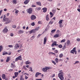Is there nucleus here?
Here are the masks:
<instances>
[{
  "label": "nucleus",
  "mask_w": 80,
  "mask_h": 80,
  "mask_svg": "<svg viewBox=\"0 0 80 80\" xmlns=\"http://www.w3.org/2000/svg\"><path fill=\"white\" fill-rule=\"evenodd\" d=\"M62 70H60L59 71V72H60L58 74V77L61 80H65L64 79V77H63V72H62Z\"/></svg>",
  "instance_id": "f257e3e1"
},
{
  "label": "nucleus",
  "mask_w": 80,
  "mask_h": 80,
  "mask_svg": "<svg viewBox=\"0 0 80 80\" xmlns=\"http://www.w3.org/2000/svg\"><path fill=\"white\" fill-rule=\"evenodd\" d=\"M3 20L4 21L6 22L5 23L6 24H7V23H10L11 21L8 18H6V16H5V15H4V17L3 18Z\"/></svg>",
  "instance_id": "f03ea898"
},
{
  "label": "nucleus",
  "mask_w": 80,
  "mask_h": 80,
  "mask_svg": "<svg viewBox=\"0 0 80 80\" xmlns=\"http://www.w3.org/2000/svg\"><path fill=\"white\" fill-rule=\"evenodd\" d=\"M52 68L50 67H46L45 68H43L42 69V72H47V70H49L50 69H52Z\"/></svg>",
  "instance_id": "7ed1b4c3"
},
{
  "label": "nucleus",
  "mask_w": 80,
  "mask_h": 80,
  "mask_svg": "<svg viewBox=\"0 0 80 80\" xmlns=\"http://www.w3.org/2000/svg\"><path fill=\"white\" fill-rule=\"evenodd\" d=\"M70 52L71 53H72V54H74V53H75V55L77 54V51H76V48H73V50H71Z\"/></svg>",
  "instance_id": "20e7f679"
},
{
  "label": "nucleus",
  "mask_w": 80,
  "mask_h": 80,
  "mask_svg": "<svg viewBox=\"0 0 80 80\" xmlns=\"http://www.w3.org/2000/svg\"><path fill=\"white\" fill-rule=\"evenodd\" d=\"M27 11L29 14H32V12H33V9L32 8H29L27 9Z\"/></svg>",
  "instance_id": "39448f33"
},
{
  "label": "nucleus",
  "mask_w": 80,
  "mask_h": 80,
  "mask_svg": "<svg viewBox=\"0 0 80 80\" xmlns=\"http://www.w3.org/2000/svg\"><path fill=\"white\" fill-rule=\"evenodd\" d=\"M22 60V55H20L16 58L15 62H18V60Z\"/></svg>",
  "instance_id": "423d86ee"
},
{
  "label": "nucleus",
  "mask_w": 80,
  "mask_h": 80,
  "mask_svg": "<svg viewBox=\"0 0 80 80\" xmlns=\"http://www.w3.org/2000/svg\"><path fill=\"white\" fill-rule=\"evenodd\" d=\"M7 28V27H5L2 30V33H7L8 32V29Z\"/></svg>",
  "instance_id": "0eeeda50"
},
{
  "label": "nucleus",
  "mask_w": 80,
  "mask_h": 80,
  "mask_svg": "<svg viewBox=\"0 0 80 80\" xmlns=\"http://www.w3.org/2000/svg\"><path fill=\"white\" fill-rule=\"evenodd\" d=\"M19 48V45L18 44H16L14 47V50H18V48Z\"/></svg>",
  "instance_id": "6e6552de"
},
{
  "label": "nucleus",
  "mask_w": 80,
  "mask_h": 80,
  "mask_svg": "<svg viewBox=\"0 0 80 80\" xmlns=\"http://www.w3.org/2000/svg\"><path fill=\"white\" fill-rule=\"evenodd\" d=\"M36 17L34 15H32L31 17V19L32 20H35L36 19Z\"/></svg>",
  "instance_id": "1a4fd4ad"
},
{
  "label": "nucleus",
  "mask_w": 80,
  "mask_h": 80,
  "mask_svg": "<svg viewBox=\"0 0 80 80\" xmlns=\"http://www.w3.org/2000/svg\"><path fill=\"white\" fill-rule=\"evenodd\" d=\"M47 37H45L43 41V44L45 45L46 44V42H47Z\"/></svg>",
  "instance_id": "9d476101"
},
{
  "label": "nucleus",
  "mask_w": 80,
  "mask_h": 80,
  "mask_svg": "<svg viewBox=\"0 0 80 80\" xmlns=\"http://www.w3.org/2000/svg\"><path fill=\"white\" fill-rule=\"evenodd\" d=\"M54 45H55V46H57V45H58V44H57V42L54 41L52 43V47H54Z\"/></svg>",
  "instance_id": "9b49d317"
},
{
  "label": "nucleus",
  "mask_w": 80,
  "mask_h": 80,
  "mask_svg": "<svg viewBox=\"0 0 80 80\" xmlns=\"http://www.w3.org/2000/svg\"><path fill=\"white\" fill-rule=\"evenodd\" d=\"M18 32L19 34H21L23 33V32H24V31H23L22 30H20L18 31Z\"/></svg>",
  "instance_id": "f8f14e48"
},
{
  "label": "nucleus",
  "mask_w": 80,
  "mask_h": 80,
  "mask_svg": "<svg viewBox=\"0 0 80 80\" xmlns=\"http://www.w3.org/2000/svg\"><path fill=\"white\" fill-rule=\"evenodd\" d=\"M42 10H43V12L45 13V12H46L47 11V8L44 7L42 9Z\"/></svg>",
  "instance_id": "ddd939ff"
},
{
  "label": "nucleus",
  "mask_w": 80,
  "mask_h": 80,
  "mask_svg": "<svg viewBox=\"0 0 80 80\" xmlns=\"http://www.w3.org/2000/svg\"><path fill=\"white\" fill-rule=\"evenodd\" d=\"M29 2H30V0H26L24 2V3L25 5H27V4H28V3H29Z\"/></svg>",
  "instance_id": "4468645a"
},
{
  "label": "nucleus",
  "mask_w": 80,
  "mask_h": 80,
  "mask_svg": "<svg viewBox=\"0 0 80 80\" xmlns=\"http://www.w3.org/2000/svg\"><path fill=\"white\" fill-rule=\"evenodd\" d=\"M36 32V31L35 30V29H32V30L30 31H29V32H30V34H31V33H35Z\"/></svg>",
  "instance_id": "2eb2a0df"
},
{
  "label": "nucleus",
  "mask_w": 80,
  "mask_h": 80,
  "mask_svg": "<svg viewBox=\"0 0 80 80\" xmlns=\"http://www.w3.org/2000/svg\"><path fill=\"white\" fill-rule=\"evenodd\" d=\"M36 4H37V5H39V6H42V3L40 2H36Z\"/></svg>",
  "instance_id": "dca6fc26"
},
{
  "label": "nucleus",
  "mask_w": 80,
  "mask_h": 80,
  "mask_svg": "<svg viewBox=\"0 0 80 80\" xmlns=\"http://www.w3.org/2000/svg\"><path fill=\"white\" fill-rule=\"evenodd\" d=\"M39 75H41V73L38 72H36L35 74L36 77H38V76Z\"/></svg>",
  "instance_id": "f3484780"
},
{
  "label": "nucleus",
  "mask_w": 80,
  "mask_h": 80,
  "mask_svg": "<svg viewBox=\"0 0 80 80\" xmlns=\"http://www.w3.org/2000/svg\"><path fill=\"white\" fill-rule=\"evenodd\" d=\"M26 65H29V64H30L31 62L29 61H27L25 62Z\"/></svg>",
  "instance_id": "a211bd4d"
},
{
  "label": "nucleus",
  "mask_w": 80,
  "mask_h": 80,
  "mask_svg": "<svg viewBox=\"0 0 80 80\" xmlns=\"http://www.w3.org/2000/svg\"><path fill=\"white\" fill-rule=\"evenodd\" d=\"M14 75L16 77H18V72H15Z\"/></svg>",
  "instance_id": "6ab92c4d"
},
{
  "label": "nucleus",
  "mask_w": 80,
  "mask_h": 80,
  "mask_svg": "<svg viewBox=\"0 0 80 80\" xmlns=\"http://www.w3.org/2000/svg\"><path fill=\"white\" fill-rule=\"evenodd\" d=\"M2 77L3 79H4V80H5V74H2Z\"/></svg>",
  "instance_id": "aec40b11"
},
{
  "label": "nucleus",
  "mask_w": 80,
  "mask_h": 80,
  "mask_svg": "<svg viewBox=\"0 0 80 80\" xmlns=\"http://www.w3.org/2000/svg\"><path fill=\"white\" fill-rule=\"evenodd\" d=\"M11 65H12V66H11V67L12 68H15V67H16V66H15V65L14 64H13V63H11Z\"/></svg>",
  "instance_id": "412c9836"
},
{
  "label": "nucleus",
  "mask_w": 80,
  "mask_h": 80,
  "mask_svg": "<svg viewBox=\"0 0 80 80\" xmlns=\"http://www.w3.org/2000/svg\"><path fill=\"white\" fill-rule=\"evenodd\" d=\"M67 46V44H66V43H65L63 47H62V48L63 50H65L66 48V47Z\"/></svg>",
  "instance_id": "4be33fe9"
},
{
  "label": "nucleus",
  "mask_w": 80,
  "mask_h": 80,
  "mask_svg": "<svg viewBox=\"0 0 80 80\" xmlns=\"http://www.w3.org/2000/svg\"><path fill=\"white\" fill-rule=\"evenodd\" d=\"M39 29H40V27L38 26L35 29V30L36 31H38V30Z\"/></svg>",
  "instance_id": "5701e85b"
},
{
  "label": "nucleus",
  "mask_w": 80,
  "mask_h": 80,
  "mask_svg": "<svg viewBox=\"0 0 80 80\" xmlns=\"http://www.w3.org/2000/svg\"><path fill=\"white\" fill-rule=\"evenodd\" d=\"M59 37V35L58 34H56L54 36V38H57V37Z\"/></svg>",
  "instance_id": "b1692460"
},
{
  "label": "nucleus",
  "mask_w": 80,
  "mask_h": 80,
  "mask_svg": "<svg viewBox=\"0 0 80 80\" xmlns=\"http://www.w3.org/2000/svg\"><path fill=\"white\" fill-rule=\"evenodd\" d=\"M36 10H37L38 11H39V10H41V8L38 7L36 8Z\"/></svg>",
  "instance_id": "393cba45"
},
{
  "label": "nucleus",
  "mask_w": 80,
  "mask_h": 80,
  "mask_svg": "<svg viewBox=\"0 0 80 80\" xmlns=\"http://www.w3.org/2000/svg\"><path fill=\"white\" fill-rule=\"evenodd\" d=\"M55 61L57 63L58 62V58H56L55 59Z\"/></svg>",
  "instance_id": "a878e982"
},
{
  "label": "nucleus",
  "mask_w": 80,
  "mask_h": 80,
  "mask_svg": "<svg viewBox=\"0 0 80 80\" xmlns=\"http://www.w3.org/2000/svg\"><path fill=\"white\" fill-rule=\"evenodd\" d=\"M62 22H63V20H61L59 21L58 22L59 24H62Z\"/></svg>",
  "instance_id": "bb28decb"
},
{
  "label": "nucleus",
  "mask_w": 80,
  "mask_h": 80,
  "mask_svg": "<svg viewBox=\"0 0 80 80\" xmlns=\"http://www.w3.org/2000/svg\"><path fill=\"white\" fill-rule=\"evenodd\" d=\"M7 54H8V52L4 51V52L2 54V55H7Z\"/></svg>",
  "instance_id": "cd10ccee"
},
{
  "label": "nucleus",
  "mask_w": 80,
  "mask_h": 80,
  "mask_svg": "<svg viewBox=\"0 0 80 80\" xmlns=\"http://www.w3.org/2000/svg\"><path fill=\"white\" fill-rule=\"evenodd\" d=\"M53 23V21H52V19L51 21H50L49 24H50V25H52V24Z\"/></svg>",
  "instance_id": "c85d7f7f"
},
{
  "label": "nucleus",
  "mask_w": 80,
  "mask_h": 80,
  "mask_svg": "<svg viewBox=\"0 0 80 80\" xmlns=\"http://www.w3.org/2000/svg\"><path fill=\"white\" fill-rule=\"evenodd\" d=\"M13 3H14V4H17V0H13Z\"/></svg>",
  "instance_id": "c756f323"
},
{
  "label": "nucleus",
  "mask_w": 80,
  "mask_h": 80,
  "mask_svg": "<svg viewBox=\"0 0 80 80\" xmlns=\"http://www.w3.org/2000/svg\"><path fill=\"white\" fill-rule=\"evenodd\" d=\"M50 15H51V18L53 16V13L52 12H50Z\"/></svg>",
  "instance_id": "7c9ffc66"
},
{
  "label": "nucleus",
  "mask_w": 80,
  "mask_h": 80,
  "mask_svg": "<svg viewBox=\"0 0 80 80\" xmlns=\"http://www.w3.org/2000/svg\"><path fill=\"white\" fill-rule=\"evenodd\" d=\"M55 31H56V29H54L51 32L52 33H54L55 32Z\"/></svg>",
  "instance_id": "2f4dec72"
},
{
  "label": "nucleus",
  "mask_w": 80,
  "mask_h": 80,
  "mask_svg": "<svg viewBox=\"0 0 80 80\" xmlns=\"http://www.w3.org/2000/svg\"><path fill=\"white\" fill-rule=\"evenodd\" d=\"M65 40H66L65 39H62L61 40V42L63 43V42H65Z\"/></svg>",
  "instance_id": "473e14b6"
},
{
  "label": "nucleus",
  "mask_w": 80,
  "mask_h": 80,
  "mask_svg": "<svg viewBox=\"0 0 80 80\" xmlns=\"http://www.w3.org/2000/svg\"><path fill=\"white\" fill-rule=\"evenodd\" d=\"M46 20H47V21H48L49 20V18H48V15H47L46 16Z\"/></svg>",
  "instance_id": "72a5a7b5"
},
{
  "label": "nucleus",
  "mask_w": 80,
  "mask_h": 80,
  "mask_svg": "<svg viewBox=\"0 0 80 80\" xmlns=\"http://www.w3.org/2000/svg\"><path fill=\"white\" fill-rule=\"evenodd\" d=\"M9 61H10V58H8L6 60V62H8Z\"/></svg>",
  "instance_id": "f704fd0d"
},
{
  "label": "nucleus",
  "mask_w": 80,
  "mask_h": 80,
  "mask_svg": "<svg viewBox=\"0 0 80 80\" xmlns=\"http://www.w3.org/2000/svg\"><path fill=\"white\" fill-rule=\"evenodd\" d=\"M20 80H24V78H23V76H21L20 78Z\"/></svg>",
  "instance_id": "c9c22d12"
},
{
  "label": "nucleus",
  "mask_w": 80,
  "mask_h": 80,
  "mask_svg": "<svg viewBox=\"0 0 80 80\" xmlns=\"http://www.w3.org/2000/svg\"><path fill=\"white\" fill-rule=\"evenodd\" d=\"M62 56H63V54L61 53L60 54V55L59 56V57H60V58H62Z\"/></svg>",
  "instance_id": "e433bc0d"
},
{
  "label": "nucleus",
  "mask_w": 80,
  "mask_h": 80,
  "mask_svg": "<svg viewBox=\"0 0 80 80\" xmlns=\"http://www.w3.org/2000/svg\"><path fill=\"white\" fill-rule=\"evenodd\" d=\"M29 68H30L29 71L33 72V70H32V67H30Z\"/></svg>",
  "instance_id": "4c0bfd02"
},
{
  "label": "nucleus",
  "mask_w": 80,
  "mask_h": 80,
  "mask_svg": "<svg viewBox=\"0 0 80 80\" xmlns=\"http://www.w3.org/2000/svg\"><path fill=\"white\" fill-rule=\"evenodd\" d=\"M58 47L59 48H62V45L61 44H60L58 46Z\"/></svg>",
  "instance_id": "58836bf2"
},
{
  "label": "nucleus",
  "mask_w": 80,
  "mask_h": 80,
  "mask_svg": "<svg viewBox=\"0 0 80 80\" xmlns=\"http://www.w3.org/2000/svg\"><path fill=\"white\" fill-rule=\"evenodd\" d=\"M59 27H60V28H62V27H63V25H62V24H59Z\"/></svg>",
  "instance_id": "ea45409f"
},
{
  "label": "nucleus",
  "mask_w": 80,
  "mask_h": 80,
  "mask_svg": "<svg viewBox=\"0 0 80 80\" xmlns=\"http://www.w3.org/2000/svg\"><path fill=\"white\" fill-rule=\"evenodd\" d=\"M8 47L9 48H12V47H13V46L12 45H8Z\"/></svg>",
  "instance_id": "a19ab883"
},
{
  "label": "nucleus",
  "mask_w": 80,
  "mask_h": 80,
  "mask_svg": "<svg viewBox=\"0 0 80 80\" xmlns=\"http://www.w3.org/2000/svg\"><path fill=\"white\" fill-rule=\"evenodd\" d=\"M31 25L32 26H35V23L34 22H32L31 24Z\"/></svg>",
  "instance_id": "79ce46f5"
},
{
  "label": "nucleus",
  "mask_w": 80,
  "mask_h": 80,
  "mask_svg": "<svg viewBox=\"0 0 80 80\" xmlns=\"http://www.w3.org/2000/svg\"><path fill=\"white\" fill-rule=\"evenodd\" d=\"M67 44L68 45H69V44H70V41L69 40H68L67 41Z\"/></svg>",
  "instance_id": "37998d69"
},
{
  "label": "nucleus",
  "mask_w": 80,
  "mask_h": 80,
  "mask_svg": "<svg viewBox=\"0 0 80 80\" xmlns=\"http://www.w3.org/2000/svg\"><path fill=\"white\" fill-rule=\"evenodd\" d=\"M16 27H17V26L15 25H13L12 26V28H16Z\"/></svg>",
  "instance_id": "c03bdc74"
},
{
  "label": "nucleus",
  "mask_w": 80,
  "mask_h": 80,
  "mask_svg": "<svg viewBox=\"0 0 80 80\" xmlns=\"http://www.w3.org/2000/svg\"><path fill=\"white\" fill-rule=\"evenodd\" d=\"M52 62L54 64V65H56V63H55V62L53 61H52Z\"/></svg>",
  "instance_id": "a18cd8bd"
},
{
  "label": "nucleus",
  "mask_w": 80,
  "mask_h": 80,
  "mask_svg": "<svg viewBox=\"0 0 80 80\" xmlns=\"http://www.w3.org/2000/svg\"><path fill=\"white\" fill-rule=\"evenodd\" d=\"M79 63V62L78 61H76L75 63H74V65H75V64H77V63Z\"/></svg>",
  "instance_id": "49530a36"
},
{
  "label": "nucleus",
  "mask_w": 80,
  "mask_h": 80,
  "mask_svg": "<svg viewBox=\"0 0 80 80\" xmlns=\"http://www.w3.org/2000/svg\"><path fill=\"white\" fill-rule=\"evenodd\" d=\"M23 69H24V70H27V68H26V67L25 66H24L23 67Z\"/></svg>",
  "instance_id": "de8ad7c7"
},
{
  "label": "nucleus",
  "mask_w": 80,
  "mask_h": 80,
  "mask_svg": "<svg viewBox=\"0 0 80 80\" xmlns=\"http://www.w3.org/2000/svg\"><path fill=\"white\" fill-rule=\"evenodd\" d=\"M55 74H53L52 76L51 77H52V78H53V77H55Z\"/></svg>",
  "instance_id": "09e8293b"
},
{
  "label": "nucleus",
  "mask_w": 80,
  "mask_h": 80,
  "mask_svg": "<svg viewBox=\"0 0 80 80\" xmlns=\"http://www.w3.org/2000/svg\"><path fill=\"white\" fill-rule=\"evenodd\" d=\"M38 24H42V22L40 21H38Z\"/></svg>",
  "instance_id": "8fccbe9b"
},
{
  "label": "nucleus",
  "mask_w": 80,
  "mask_h": 80,
  "mask_svg": "<svg viewBox=\"0 0 80 80\" xmlns=\"http://www.w3.org/2000/svg\"><path fill=\"white\" fill-rule=\"evenodd\" d=\"M52 12H53V13H55L56 11L55 10V9H53L52 10Z\"/></svg>",
  "instance_id": "3c124183"
},
{
  "label": "nucleus",
  "mask_w": 80,
  "mask_h": 80,
  "mask_svg": "<svg viewBox=\"0 0 80 80\" xmlns=\"http://www.w3.org/2000/svg\"><path fill=\"white\" fill-rule=\"evenodd\" d=\"M77 42H80V39L79 38H77Z\"/></svg>",
  "instance_id": "603ef678"
},
{
  "label": "nucleus",
  "mask_w": 80,
  "mask_h": 80,
  "mask_svg": "<svg viewBox=\"0 0 80 80\" xmlns=\"http://www.w3.org/2000/svg\"><path fill=\"white\" fill-rule=\"evenodd\" d=\"M19 11L18 10H17L15 12V13H18Z\"/></svg>",
  "instance_id": "864d4df0"
},
{
  "label": "nucleus",
  "mask_w": 80,
  "mask_h": 80,
  "mask_svg": "<svg viewBox=\"0 0 80 80\" xmlns=\"http://www.w3.org/2000/svg\"><path fill=\"white\" fill-rule=\"evenodd\" d=\"M2 12H3V10H2L0 11V15H1V13H2Z\"/></svg>",
  "instance_id": "5fc2aeb1"
},
{
  "label": "nucleus",
  "mask_w": 80,
  "mask_h": 80,
  "mask_svg": "<svg viewBox=\"0 0 80 80\" xmlns=\"http://www.w3.org/2000/svg\"><path fill=\"white\" fill-rule=\"evenodd\" d=\"M25 80H27V79H28V77L27 76H26V75H25Z\"/></svg>",
  "instance_id": "6e6d98bb"
},
{
  "label": "nucleus",
  "mask_w": 80,
  "mask_h": 80,
  "mask_svg": "<svg viewBox=\"0 0 80 80\" xmlns=\"http://www.w3.org/2000/svg\"><path fill=\"white\" fill-rule=\"evenodd\" d=\"M54 52L55 53H58V51L56 50H55L54 51Z\"/></svg>",
  "instance_id": "4d7b16f0"
},
{
  "label": "nucleus",
  "mask_w": 80,
  "mask_h": 80,
  "mask_svg": "<svg viewBox=\"0 0 80 80\" xmlns=\"http://www.w3.org/2000/svg\"><path fill=\"white\" fill-rule=\"evenodd\" d=\"M32 7H36V6L34 5H32Z\"/></svg>",
  "instance_id": "13d9d810"
},
{
  "label": "nucleus",
  "mask_w": 80,
  "mask_h": 80,
  "mask_svg": "<svg viewBox=\"0 0 80 80\" xmlns=\"http://www.w3.org/2000/svg\"><path fill=\"white\" fill-rule=\"evenodd\" d=\"M10 35L11 37H13V33H11L10 34Z\"/></svg>",
  "instance_id": "bf43d9fd"
},
{
  "label": "nucleus",
  "mask_w": 80,
  "mask_h": 80,
  "mask_svg": "<svg viewBox=\"0 0 80 80\" xmlns=\"http://www.w3.org/2000/svg\"><path fill=\"white\" fill-rule=\"evenodd\" d=\"M47 30H48V28H46L45 30V31L46 32V31H47Z\"/></svg>",
  "instance_id": "052dcab7"
},
{
  "label": "nucleus",
  "mask_w": 80,
  "mask_h": 80,
  "mask_svg": "<svg viewBox=\"0 0 80 80\" xmlns=\"http://www.w3.org/2000/svg\"><path fill=\"white\" fill-rule=\"evenodd\" d=\"M4 12H6V11H7V9L6 8H5L4 9Z\"/></svg>",
  "instance_id": "680f3d73"
},
{
  "label": "nucleus",
  "mask_w": 80,
  "mask_h": 80,
  "mask_svg": "<svg viewBox=\"0 0 80 80\" xmlns=\"http://www.w3.org/2000/svg\"><path fill=\"white\" fill-rule=\"evenodd\" d=\"M22 51V49L19 50L18 51V52H20Z\"/></svg>",
  "instance_id": "e2e57ef3"
},
{
  "label": "nucleus",
  "mask_w": 80,
  "mask_h": 80,
  "mask_svg": "<svg viewBox=\"0 0 80 80\" xmlns=\"http://www.w3.org/2000/svg\"><path fill=\"white\" fill-rule=\"evenodd\" d=\"M61 61H62V59H60L58 60V62H61Z\"/></svg>",
  "instance_id": "0e129e2a"
},
{
  "label": "nucleus",
  "mask_w": 80,
  "mask_h": 80,
  "mask_svg": "<svg viewBox=\"0 0 80 80\" xmlns=\"http://www.w3.org/2000/svg\"><path fill=\"white\" fill-rule=\"evenodd\" d=\"M77 10H78V12H80V8L78 9Z\"/></svg>",
  "instance_id": "69168bd1"
},
{
  "label": "nucleus",
  "mask_w": 80,
  "mask_h": 80,
  "mask_svg": "<svg viewBox=\"0 0 80 80\" xmlns=\"http://www.w3.org/2000/svg\"><path fill=\"white\" fill-rule=\"evenodd\" d=\"M26 67L27 68H29V67H30V66H29V65H26Z\"/></svg>",
  "instance_id": "338daca9"
},
{
  "label": "nucleus",
  "mask_w": 80,
  "mask_h": 80,
  "mask_svg": "<svg viewBox=\"0 0 80 80\" xmlns=\"http://www.w3.org/2000/svg\"><path fill=\"white\" fill-rule=\"evenodd\" d=\"M9 71H10V72L12 71H13V69H10L9 70Z\"/></svg>",
  "instance_id": "774afa93"
}]
</instances>
